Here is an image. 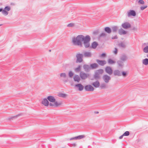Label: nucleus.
I'll return each instance as SVG.
<instances>
[{
    "label": "nucleus",
    "instance_id": "f257e3e1",
    "mask_svg": "<svg viewBox=\"0 0 148 148\" xmlns=\"http://www.w3.org/2000/svg\"><path fill=\"white\" fill-rule=\"evenodd\" d=\"M91 38L88 35L84 36L82 35H78L76 37H74L72 38V42L74 45L78 46L80 47H82V42L86 48L89 47L90 46V42Z\"/></svg>",
    "mask_w": 148,
    "mask_h": 148
},
{
    "label": "nucleus",
    "instance_id": "f03ea898",
    "mask_svg": "<svg viewBox=\"0 0 148 148\" xmlns=\"http://www.w3.org/2000/svg\"><path fill=\"white\" fill-rule=\"evenodd\" d=\"M47 99L50 102L49 106L52 107H58L60 106L62 104V101H56L55 97L52 96H48Z\"/></svg>",
    "mask_w": 148,
    "mask_h": 148
},
{
    "label": "nucleus",
    "instance_id": "7ed1b4c3",
    "mask_svg": "<svg viewBox=\"0 0 148 148\" xmlns=\"http://www.w3.org/2000/svg\"><path fill=\"white\" fill-rule=\"evenodd\" d=\"M103 70L102 69H100L96 71L94 75V78L96 79H100L101 75L103 73Z\"/></svg>",
    "mask_w": 148,
    "mask_h": 148
},
{
    "label": "nucleus",
    "instance_id": "20e7f679",
    "mask_svg": "<svg viewBox=\"0 0 148 148\" xmlns=\"http://www.w3.org/2000/svg\"><path fill=\"white\" fill-rule=\"evenodd\" d=\"M10 7L9 6H6L5 7L3 10L2 8H0V12H2L3 14L5 16H7L8 14V11H10Z\"/></svg>",
    "mask_w": 148,
    "mask_h": 148
},
{
    "label": "nucleus",
    "instance_id": "39448f33",
    "mask_svg": "<svg viewBox=\"0 0 148 148\" xmlns=\"http://www.w3.org/2000/svg\"><path fill=\"white\" fill-rule=\"evenodd\" d=\"M76 57L77 58L76 61L77 63H81L82 62L83 55L82 54L77 53L76 55Z\"/></svg>",
    "mask_w": 148,
    "mask_h": 148
},
{
    "label": "nucleus",
    "instance_id": "423d86ee",
    "mask_svg": "<svg viewBox=\"0 0 148 148\" xmlns=\"http://www.w3.org/2000/svg\"><path fill=\"white\" fill-rule=\"evenodd\" d=\"M80 77L82 79H85L90 76L89 73H86L83 71L80 72L79 74Z\"/></svg>",
    "mask_w": 148,
    "mask_h": 148
},
{
    "label": "nucleus",
    "instance_id": "0eeeda50",
    "mask_svg": "<svg viewBox=\"0 0 148 148\" xmlns=\"http://www.w3.org/2000/svg\"><path fill=\"white\" fill-rule=\"evenodd\" d=\"M102 79L103 81L106 83H108L111 80V77L107 75H105L103 76Z\"/></svg>",
    "mask_w": 148,
    "mask_h": 148
},
{
    "label": "nucleus",
    "instance_id": "6e6552de",
    "mask_svg": "<svg viewBox=\"0 0 148 148\" xmlns=\"http://www.w3.org/2000/svg\"><path fill=\"white\" fill-rule=\"evenodd\" d=\"M41 103L42 104L45 106H49V103L47 99L43 98L41 100Z\"/></svg>",
    "mask_w": 148,
    "mask_h": 148
},
{
    "label": "nucleus",
    "instance_id": "1a4fd4ad",
    "mask_svg": "<svg viewBox=\"0 0 148 148\" xmlns=\"http://www.w3.org/2000/svg\"><path fill=\"white\" fill-rule=\"evenodd\" d=\"M121 26L124 29H127L131 27V25L128 22H125L122 24Z\"/></svg>",
    "mask_w": 148,
    "mask_h": 148
},
{
    "label": "nucleus",
    "instance_id": "9d476101",
    "mask_svg": "<svg viewBox=\"0 0 148 148\" xmlns=\"http://www.w3.org/2000/svg\"><path fill=\"white\" fill-rule=\"evenodd\" d=\"M127 14L128 17H130L131 16H136V14L135 11L130 10L127 12Z\"/></svg>",
    "mask_w": 148,
    "mask_h": 148
},
{
    "label": "nucleus",
    "instance_id": "9b49d317",
    "mask_svg": "<svg viewBox=\"0 0 148 148\" xmlns=\"http://www.w3.org/2000/svg\"><path fill=\"white\" fill-rule=\"evenodd\" d=\"M75 88L79 91L83 90L84 88L83 86L81 84H75L74 86Z\"/></svg>",
    "mask_w": 148,
    "mask_h": 148
},
{
    "label": "nucleus",
    "instance_id": "f8f14e48",
    "mask_svg": "<svg viewBox=\"0 0 148 148\" xmlns=\"http://www.w3.org/2000/svg\"><path fill=\"white\" fill-rule=\"evenodd\" d=\"M84 88L86 91H92L94 90V88L90 85H88L85 86Z\"/></svg>",
    "mask_w": 148,
    "mask_h": 148
},
{
    "label": "nucleus",
    "instance_id": "ddd939ff",
    "mask_svg": "<svg viewBox=\"0 0 148 148\" xmlns=\"http://www.w3.org/2000/svg\"><path fill=\"white\" fill-rule=\"evenodd\" d=\"M85 137V136L84 135H79L74 137L71 138L69 139V140H80L81 139L84 138Z\"/></svg>",
    "mask_w": 148,
    "mask_h": 148
},
{
    "label": "nucleus",
    "instance_id": "4468645a",
    "mask_svg": "<svg viewBox=\"0 0 148 148\" xmlns=\"http://www.w3.org/2000/svg\"><path fill=\"white\" fill-rule=\"evenodd\" d=\"M105 70L106 72L110 75H111L112 73V70L111 68L109 66H106Z\"/></svg>",
    "mask_w": 148,
    "mask_h": 148
},
{
    "label": "nucleus",
    "instance_id": "2eb2a0df",
    "mask_svg": "<svg viewBox=\"0 0 148 148\" xmlns=\"http://www.w3.org/2000/svg\"><path fill=\"white\" fill-rule=\"evenodd\" d=\"M143 46L144 47L143 49L144 52L146 53H148V42L144 43Z\"/></svg>",
    "mask_w": 148,
    "mask_h": 148
},
{
    "label": "nucleus",
    "instance_id": "dca6fc26",
    "mask_svg": "<svg viewBox=\"0 0 148 148\" xmlns=\"http://www.w3.org/2000/svg\"><path fill=\"white\" fill-rule=\"evenodd\" d=\"M96 62L98 64L102 66H104L106 63V62L105 60H97Z\"/></svg>",
    "mask_w": 148,
    "mask_h": 148
},
{
    "label": "nucleus",
    "instance_id": "f3484780",
    "mask_svg": "<svg viewBox=\"0 0 148 148\" xmlns=\"http://www.w3.org/2000/svg\"><path fill=\"white\" fill-rule=\"evenodd\" d=\"M73 79L74 81L77 83H79L80 80V77L78 75H75L73 77Z\"/></svg>",
    "mask_w": 148,
    "mask_h": 148
},
{
    "label": "nucleus",
    "instance_id": "a211bd4d",
    "mask_svg": "<svg viewBox=\"0 0 148 148\" xmlns=\"http://www.w3.org/2000/svg\"><path fill=\"white\" fill-rule=\"evenodd\" d=\"M84 71L86 72H89L90 70V68L88 65L85 64L83 66Z\"/></svg>",
    "mask_w": 148,
    "mask_h": 148
},
{
    "label": "nucleus",
    "instance_id": "6ab92c4d",
    "mask_svg": "<svg viewBox=\"0 0 148 148\" xmlns=\"http://www.w3.org/2000/svg\"><path fill=\"white\" fill-rule=\"evenodd\" d=\"M118 32L119 34L121 35H124L127 33V31L122 28L119 30Z\"/></svg>",
    "mask_w": 148,
    "mask_h": 148
},
{
    "label": "nucleus",
    "instance_id": "aec40b11",
    "mask_svg": "<svg viewBox=\"0 0 148 148\" xmlns=\"http://www.w3.org/2000/svg\"><path fill=\"white\" fill-rule=\"evenodd\" d=\"M113 73L114 74L115 76H121V71L118 70H115Z\"/></svg>",
    "mask_w": 148,
    "mask_h": 148
},
{
    "label": "nucleus",
    "instance_id": "412c9836",
    "mask_svg": "<svg viewBox=\"0 0 148 148\" xmlns=\"http://www.w3.org/2000/svg\"><path fill=\"white\" fill-rule=\"evenodd\" d=\"M83 55L85 57L89 58L91 57L92 54L90 52H85L84 53Z\"/></svg>",
    "mask_w": 148,
    "mask_h": 148
},
{
    "label": "nucleus",
    "instance_id": "4be33fe9",
    "mask_svg": "<svg viewBox=\"0 0 148 148\" xmlns=\"http://www.w3.org/2000/svg\"><path fill=\"white\" fill-rule=\"evenodd\" d=\"M127 57L126 55H123L121 56L120 57V60L124 62L126 61L127 60Z\"/></svg>",
    "mask_w": 148,
    "mask_h": 148
},
{
    "label": "nucleus",
    "instance_id": "5701e85b",
    "mask_svg": "<svg viewBox=\"0 0 148 148\" xmlns=\"http://www.w3.org/2000/svg\"><path fill=\"white\" fill-rule=\"evenodd\" d=\"M92 85L95 88H98L99 87L100 85V83L99 82L97 81L95 82H93Z\"/></svg>",
    "mask_w": 148,
    "mask_h": 148
},
{
    "label": "nucleus",
    "instance_id": "b1692460",
    "mask_svg": "<svg viewBox=\"0 0 148 148\" xmlns=\"http://www.w3.org/2000/svg\"><path fill=\"white\" fill-rule=\"evenodd\" d=\"M105 31L108 34H110L112 32L111 29L109 27H106L104 28Z\"/></svg>",
    "mask_w": 148,
    "mask_h": 148
},
{
    "label": "nucleus",
    "instance_id": "393cba45",
    "mask_svg": "<svg viewBox=\"0 0 148 148\" xmlns=\"http://www.w3.org/2000/svg\"><path fill=\"white\" fill-rule=\"evenodd\" d=\"M117 63L119 66L122 67L124 66L123 62L121 60H119L117 61Z\"/></svg>",
    "mask_w": 148,
    "mask_h": 148
},
{
    "label": "nucleus",
    "instance_id": "a878e982",
    "mask_svg": "<svg viewBox=\"0 0 148 148\" xmlns=\"http://www.w3.org/2000/svg\"><path fill=\"white\" fill-rule=\"evenodd\" d=\"M98 44L97 42L95 41L93 42L91 45V47L93 49H95L96 48L97 46L98 45Z\"/></svg>",
    "mask_w": 148,
    "mask_h": 148
},
{
    "label": "nucleus",
    "instance_id": "bb28decb",
    "mask_svg": "<svg viewBox=\"0 0 148 148\" xmlns=\"http://www.w3.org/2000/svg\"><path fill=\"white\" fill-rule=\"evenodd\" d=\"M142 63L143 64L147 65H148V59L146 58L143 59L142 60Z\"/></svg>",
    "mask_w": 148,
    "mask_h": 148
},
{
    "label": "nucleus",
    "instance_id": "cd10ccee",
    "mask_svg": "<svg viewBox=\"0 0 148 148\" xmlns=\"http://www.w3.org/2000/svg\"><path fill=\"white\" fill-rule=\"evenodd\" d=\"M118 27L117 26H113L112 27V31L113 32H115L117 31L118 29Z\"/></svg>",
    "mask_w": 148,
    "mask_h": 148
},
{
    "label": "nucleus",
    "instance_id": "c85d7f7f",
    "mask_svg": "<svg viewBox=\"0 0 148 148\" xmlns=\"http://www.w3.org/2000/svg\"><path fill=\"white\" fill-rule=\"evenodd\" d=\"M108 62L109 64H114L116 63V62L111 59H109L108 60Z\"/></svg>",
    "mask_w": 148,
    "mask_h": 148
},
{
    "label": "nucleus",
    "instance_id": "c756f323",
    "mask_svg": "<svg viewBox=\"0 0 148 148\" xmlns=\"http://www.w3.org/2000/svg\"><path fill=\"white\" fill-rule=\"evenodd\" d=\"M60 78H66L67 77V75L66 73H60Z\"/></svg>",
    "mask_w": 148,
    "mask_h": 148
},
{
    "label": "nucleus",
    "instance_id": "7c9ffc66",
    "mask_svg": "<svg viewBox=\"0 0 148 148\" xmlns=\"http://www.w3.org/2000/svg\"><path fill=\"white\" fill-rule=\"evenodd\" d=\"M91 68L92 69H94L97 68L98 66V65L96 63H94L90 65Z\"/></svg>",
    "mask_w": 148,
    "mask_h": 148
},
{
    "label": "nucleus",
    "instance_id": "2f4dec72",
    "mask_svg": "<svg viewBox=\"0 0 148 148\" xmlns=\"http://www.w3.org/2000/svg\"><path fill=\"white\" fill-rule=\"evenodd\" d=\"M136 2L139 5H143L145 3V2L143 0H137Z\"/></svg>",
    "mask_w": 148,
    "mask_h": 148
},
{
    "label": "nucleus",
    "instance_id": "473e14b6",
    "mask_svg": "<svg viewBox=\"0 0 148 148\" xmlns=\"http://www.w3.org/2000/svg\"><path fill=\"white\" fill-rule=\"evenodd\" d=\"M58 96L59 97L65 98L67 96V95L64 93H60L58 94Z\"/></svg>",
    "mask_w": 148,
    "mask_h": 148
},
{
    "label": "nucleus",
    "instance_id": "72a5a7b5",
    "mask_svg": "<svg viewBox=\"0 0 148 148\" xmlns=\"http://www.w3.org/2000/svg\"><path fill=\"white\" fill-rule=\"evenodd\" d=\"M81 66L79 65L77 68L75 69V71L76 73H78L81 70Z\"/></svg>",
    "mask_w": 148,
    "mask_h": 148
},
{
    "label": "nucleus",
    "instance_id": "f704fd0d",
    "mask_svg": "<svg viewBox=\"0 0 148 148\" xmlns=\"http://www.w3.org/2000/svg\"><path fill=\"white\" fill-rule=\"evenodd\" d=\"M100 86L102 89H105L107 88L106 85L104 83L101 84Z\"/></svg>",
    "mask_w": 148,
    "mask_h": 148
},
{
    "label": "nucleus",
    "instance_id": "c9c22d12",
    "mask_svg": "<svg viewBox=\"0 0 148 148\" xmlns=\"http://www.w3.org/2000/svg\"><path fill=\"white\" fill-rule=\"evenodd\" d=\"M118 46L123 48H125V45L124 43L123 42H121L118 44Z\"/></svg>",
    "mask_w": 148,
    "mask_h": 148
},
{
    "label": "nucleus",
    "instance_id": "e433bc0d",
    "mask_svg": "<svg viewBox=\"0 0 148 148\" xmlns=\"http://www.w3.org/2000/svg\"><path fill=\"white\" fill-rule=\"evenodd\" d=\"M75 25V24L74 23H70L69 24H68L67 25V27H74Z\"/></svg>",
    "mask_w": 148,
    "mask_h": 148
},
{
    "label": "nucleus",
    "instance_id": "4c0bfd02",
    "mask_svg": "<svg viewBox=\"0 0 148 148\" xmlns=\"http://www.w3.org/2000/svg\"><path fill=\"white\" fill-rule=\"evenodd\" d=\"M107 36V34L105 33H101L99 35L100 37H105Z\"/></svg>",
    "mask_w": 148,
    "mask_h": 148
},
{
    "label": "nucleus",
    "instance_id": "58836bf2",
    "mask_svg": "<svg viewBox=\"0 0 148 148\" xmlns=\"http://www.w3.org/2000/svg\"><path fill=\"white\" fill-rule=\"evenodd\" d=\"M73 72L71 71H70L69 73V76L70 77H73Z\"/></svg>",
    "mask_w": 148,
    "mask_h": 148
},
{
    "label": "nucleus",
    "instance_id": "ea45409f",
    "mask_svg": "<svg viewBox=\"0 0 148 148\" xmlns=\"http://www.w3.org/2000/svg\"><path fill=\"white\" fill-rule=\"evenodd\" d=\"M147 5H145V6H142L140 7V9L141 10H143L145 9H146L147 8Z\"/></svg>",
    "mask_w": 148,
    "mask_h": 148
},
{
    "label": "nucleus",
    "instance_id": "a19ab883",
    "mask_svg": "<svg viewBox=\"0 0 148 148\" xmlns=\"http://www.w3.org/2000/svg\"><path fill=\"white\" fill-rule=\"evenodd\" d=\"M130 134V132L129 131H127L125 132L123 134V135L124 136H128Z\"/></svg>",
    "mask_w": 148,
    "mask_h": 148
},
{
    "label": "nucleus",
    "instance_id": "79ce46f5",
    "mask_svg": "<svg viewBox=\"0 0 148 148\" xmlns=\"http://www.w3.org/2000/svg\"><path fill=\"white\" fill-rule=\"evenodd\" d=\"M113 52L115 55L117 54L118 52V50L116 48H115L114 50L113 51Z\"/></svg>",
    "mask_w": 148,
    "mask_h": 148
},
{
    "label": "nucleus",
    "instance_id": "37998d69",
    "mask_svg": "<svg viewBox=\"0 0 148 148\" xmlns=\"http://www.w3.org/2000/svg\"><path fill=\"white\" fill-rule=\"evenodd\" d=\"M122 74L123 77H125L127 75V73L123 71L122 72Z\"/></svg>",
    "mask_w": 148,
    "mask_h": 148
},
{
    "label": "nucleus",
    "instance_id": "c03bdc74",
    "mask_svg": "<svg viewBox=\"0 0 148 148\" xmlns=\"http://www.w3.org/2000/svg\"><path fill=\"white\" fill-rule=\"evenodd\" d=\"M68 81V79H64L63 80V82L64 83H65Z\"/></svg>",
    "mask_w": 148,
    "mask_h": 148
},
{
    "label": "nucleus",
    "instance_id": "a18cd8bd",
    "mask_svg": "<svg viewBox=\"0 0 148 148\" xmlns=\"http://www.w3.org/2000/svg\"><path fill=\"white\" fill-rule=\"evenodd\" d=\"M118 38L117 36H113L112 37V39H117Z\"/></svg>",
    "mask_w": 148,
    "mask_h": 148
},
{
    "label": "nucleus",
    "instance_id": "49530a36",
    "mask_svg": "<svg viewBox=\"0 0 148 148\" xmlns=\"http://www.w3.org/2000/svg\"><path fill=\"white\" fill-rule=\"evenodd\" d=\"M106 56V54L105 53H103L102 54L101 56V57H105Z\"/></svg>",
    "mask_w": 148,
    "mask_h": 148
},
{
    "label": "nucleus",
    "instance_id": "de8ad7c7",
    "mask_svg": "<svg viewBox=\"0 0 148 148\" xmlns=\"http://www.w3.org/2000/svg\"><path fill=\"white\" fill-rule=\"evenodd\" d=\"M93 34L95 35L97 34H98V32L97 31L94 32Z\"/></svg>",
    "mask_w": 148,
    "mask_h": 148
},
{
    "label": "nucleus",
    "instance_id": "09e8293b",
    "mask_svg": "<svg viewBox=\"0 0 148 148\" xmlns=\"http://www.w3.org/2000/svg\"><path fill=\"white\" fill-rule=\"evenodd\" d=\"M73 147H75L76 144L75 143H73L71 145Z\"/></svg>",
    "mask_w": 148,
    "mask_h": 148
},
{
    "label": "nucleus",
    "instance_id": "8fccbe9b",
    "mask_svg": "<svg viewBox=\"0 0 148 148\" xmlns=\"http://www.w3.org/2000/svg\"><path fill=\"white\" fill-rule=\"evenodd\" d=\"M123 136H124V135H123V134L122 135H121V136H120L119 137V139H121L122 138H123Z\"/></svg>",
    "mask_w": 148,
    "mask_h": 148
},
{
    "label": "nucleus",
    "instance_id": "3c124183",
    "mask_svg": "<svg viewBox=\"0 0 148 148\" xmlns=\"http://www.w3.org/2000/svg\"><path fill=\"white\" fill-rule=\"evenodd\" d=\"M132 29L136 31L137 30V29L136 27H134Z\"/></svg>",
    "mask_w": 148,
    "mask_h": 148
},
{
    "label": "nucleus",
    "instance_id": "603ef678",
    "mask_svg": "<svg viewBox=\"0 0 148 148\" xmlns=\"http://www.w3.org/2000/svg\"><path fill=\"white\" fill-rule=\"evenodd\" d=\"M147 57H148V54L147 55Z\"/></svg>",
    "mask_w": 148,
    "mask_h": 148
},
{
    "label": "nucleus",
    "instance_id": "864d4df0",
    "mask_svg": "<svg viewBox=\"0 0 148 148\" xmlns=\"http://www.w3.org/2000/svg\"><path fill=\"white\" fill-rule=\"evenodd\" d=\"M1 25H1V24L0 25V26H1Z\"/></svg>",
    "mask_w": 148,
    "mask_h": 148
}]
</instances>
